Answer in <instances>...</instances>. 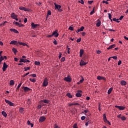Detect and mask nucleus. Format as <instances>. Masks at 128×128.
I'll use <instances>...</instances> for the list:
<instances>
[{
	"instance_id": "nucleus-1",
	"label": "nucleus",
	"mask_w": 128,
	"mask_h": 128,
	"mask_svg": "<svg viewBox=\"0 0 128 128\" xmlns=\"http://www.w3.org/2000/svg\"><path fill=\"white\" fill-rule=\"evenodd\" d=\"M103 120L105 123L108 124L110 126L111 125V123H110V121H108V119L106 118V114H103Z\"/></svg>"
},
{
	"instance_id": "nucleus-2",
	"label": "nucleus",
	"mask_w": 128,
	"mask_h": 128,
	"mask_svg": "<svg viewBox=\"0 0 128 128\" xmlns=\"http://www.w3.org/2000/svg\"><path fill=\"white\" fill-rule=\"evenodd\" d=\"M54 6H55L56 10H58V12H62V10L60 8H62V6L60 5L57 4L56 3H54Z\"/></svg>"
},
{
	"instance_id": "nucleus-3",
	"label": "nucleus",
	"mask_w": 128,
	"mask_h": 128,
	"mask_svg": "<svg viewBox=\"0 0 128 128\" xmlns=\"http://www.w3.org/2000/svg\"><path fill=\"white\" fill-rule=\"evenodd\" d=\"M48 78H46L42 82V86L44 87H46L48 86Z\"/></svg>"
},
{
	"instance_id": "nucleus-4",
	"label": "nucleus",
	"mask_w": 128,
	"mask_h": 128,
	"mask_svg": "<svg viewBox=\"0 0 128 128\" xmlns=\"http://www.w3.org/2000/svg\"><path fill=\"white\" fill-rule=\"evenodd\" d=\"M19 10H24V12H30V8L24 7L23 6H20L19 8Z\"/></svg>"
},
{
	"instance_id": "nucleus-5",
	"label": "nucleus",
	"mask_w": 128,
	"mask_h": 128,
	"mask_svg": "<svg viewBox=\"0 0 128 128\" xmlns=\"http://www.w3.org/2000/svg\"><path fill=\"white\" fill-rule=\"evenodd\" d=\"M64 80L68 82H72V78L70 76V75H68L67 77H65Z\"/></svg>"
},
{
	"instance_id": "nucleus-6",
	"label": "nucleus",
	"mask_w": 128,
	"mask_h": 128,
	"mask_svg": "<svg viewBox=\"0 0 128 128\" xmlns=\"http://www.w3.org/2000/svg\"><path fill=\"white\" fill-rule=\"evenodd\" d=\"M8 67V66L6 64V62H4L3 64V68H2V70L3 72H6V69Z\"/></svg>"
},
{
	"instance_id": "nucleus-7",
	"label": "nucleus",
	"mask_w": 128,
	"mask_h": 128,
	"mask_svg": "<svg viewBox=\"0 0 128 128\" xmlns=\"http://www.w3.org/2000/svg\"><path fill=\"white\" fill-rule=\"evenodd\" d=\"M31 26L32 28V30H34V28H38V26H40V24H34V22L32 23Z\"/></svg>"
},
{
	"instance_id": "nucleus-8",
	"label": "nucleus",
	"mask_w": 128,
	"mask_h": 128,
	"mask_svg": "<svg viewBox=\"0 0 128 128\" xmlns=\"http://www.w3.org/2000/svg\"><path fill=\"white\" fill-rule=\"evenodd\" d=\"M116 108H118L120 110H124L126 108V106H115Z\"/></svg>"
},
{
	"instance_id": "nucleus-9",
	"label": "nucleus",
	"mask_w": 128,
	"mask_h": 128,
	"mask_svg": "<svg viewBox=\"0 0 128 128\" xmlns=\"http://www.w3.org/2000/svg\"><path fill=\"white\" fill-rule=\"evenodd\" d=\"M57 32H58V30H56L55 32H53L52 34V36H54L55 38H58L59 34Z\"/></svg>"
},
{
	"instance_id": "nucleus-10",
	"label": "nucleus",
	"mask_w": 128,
	"mask_h": 128,
	"mask_svg": "<svg viewBox=\"0 0 128 128\" xmlns=\"http://www.w3.org/2000/svg\"><path fill=\"white\" fill-rule=\"evenodd\" d=\"M57 32H58V30H56L55 32H53L52 34V36H54L55 38H58L59 34Z\"/></svg>"
},
{
	"instance_id": "nucleus-11",
	"label": "nucleus",
	"mask_w": 128,
	"mask_h": 128,
	"mask_svg": "<svg viewBox=\"0 0 128 128\" xmlns=\"http://www.w3.org/2000/svg\"><path fill=\"white\" fill-rule=\"evenodd\" d=\"M57 32H58V30H56L55 32H53L52 34V36H54L55 38H58L59 34Z\"/></svg>"
},
{
	"instance_id": "nucleus-12",
	"label": "nucleus",
	"mask_w": 128,
	"mask_h": 128,
	"mask_svg": "<svg viewBox=\"0 0 128 128\" xmlns=\"http://www.w3.org/2000/svg\"><path fill=\"white\" fill-rule=\"evenodd\" d=\"M88 63V62H85L84 61V60H80V66H85V65H86Z\"/></svg>"
},
{
	"instance_id": "nucleus-13",
	"label": "nucleus",
	"mask_w": 128,
	"mask_h": 128,
	"mask_svg": "<svg viewBox=\"0 0 128 128\" xmlns=\"http://www.w3.org/2000/svg\"><path fill=\"white\" fill-rule=\"evenodd\" d=\"M46 120V118L44 116H40L39 118V122H43Z\"/></svg>"
},
{
	"instance_id": "nucleus-14",
	"label": "nucleus",
	"mask_w": 128,
	"mask_h": 128,
	"mask_svg": "<svg viewBox=\"0 0 128 128\" xmlns=\"http://www.w3.org/2000/svg\"><path fill=\"white\" fill-rule=\"evenodd\" d=\"M10 32H14V34H19V32L17 30L14 29V28H10Z\"/></svg>"
},
{
	"instance_id": "nucleus-15",
	"label": "nucleus",
	"mask_w": 128,
	"mask_h": 128,
	"mask_svg": "<svg viewBox=\"0 0 128 128\" xmlns=\"http://www.w3.org/2000/svg\"><path fill=\"white\" fill-rule=\"evenodd\" d=\"M24 91V92H27L30 91L32 89L28 88V87L27 86H24L22 88Z\"/></svg>"
},
{
	"instance_id": "nucleus-16",
	"label": "nucleus",
	"mask_w": 128,
	"mask_h": 128,
	"mask_svg": "<svg viewBox=\"0 0 128 128\" xmlns=\"http://www.w3.org/2000/svg\"><path fill=\"white\" fill-rule=\"evenodd\" d=\"M97 79L98 80H106V78H105L104 77V76H97Z\"/></svg>"
},
{
	"instance_id": "nucleus-17",
	"label": "nucleus",
	"mask_w": 128,
	"mask_h": 128,
	"mask_svg": "<svg viewBox=\"0 0 128 128\" xmlns=\"http://www.w3.org/2000/svg\"><path fill=\"white\" fill-rule=\"evenodd\" d=\"M10 44H14L16 46H18V42L16 40H12L10 42Z\"/></svg>"
},
{
	"instance_id": "nucleus-18",
	"label": "nucleus",
	"mask_w": 128,
	"mask_h": 128,
	"mask_svg": "<svg viewBox=\"0 0 128 128\" xmlns=\"http://www.w3.org/2000/svg\"><path fill=\"white\" fill-rule=\"evenodd\" d=\"M11 18L13 19H16V18H18V16L16 15L15 13L13 12L11 14Z\"/></svg>"
},
{
	"instance_id": "nucleus-19",
	"label": "nucleus",
	"mask_w": 128,
	"mask_h": 128,
	"mask_svg": "<svg viewBox=\"0 0 128 128\" xmlns=\"http://www.w3.org/2000/svg\"><path fill=\"white\" fill-rule=\"evenodd\" d=\"M116 47V44H113L112 45L109 46V48H107L108 50H112V48H113Z\"/></svg>"
},
{
	"instance_id": "nucleus-20",
	"label": "nucleus",
	"mask_w": 128,
	"mask_h": 128,
	"mask_svg": "<svg viewBox=\"0 0 128 128\" xmlns=\"http://www.w3.org/2000/svg\"><path fill=\"white\" fill-rule=\"evenodd\" d=\"M84 50H82V49L80 50V58H82V55L84 54Z\"/></svg>"
},
{
	"instance_id": "nucleus-21",
	"label": "nucleus",
	"mask_w": 128,
	"mask_h": 128,
	"mask_svg": "<svg viewBox=\"0 0 128 128\" xmlns=\"http://www.w3.org/2000/svg\"><path fill=\"white\" fill-rule=\"evenodd\" d=\"M101 26V21L100 20H98V22L96 24V26L97 27H100Z\"/></svg>"
},
{
	"instance_id": "nucleus-22",
	"label": "nucleus",
	"mask_w": 128,
	"mask_h": 128,
	"mask_svg": "<svg viewBox=\"0 0 128 128\" xmlns=\"http://www.w3.org/2000/svg\"><path fill=\"white\" fill-rule=\"evenodd\" d=\"M84 26H82L80 28H79L78 30V31H76V32H82L84 30Z\"/></svg>"
},
{
	"instance_id": "nucleus-23",
	"label": "nucleus",
	"mask_w": 128,
	"mask_h": 128,
	"mask_svg": "<svg viewBox=\"0 0 128 128\" xmlns=\"http://www.w3.org/2000/svg\"><path fill=\"white\" fill-rule=\"evenodd\" d=\"M122 86H126V82L125 80H122L120 82Z\"/></svg>"
},
{
	"instance_id": "nucleus-24",
	"label": "nucleus",
	"mask_w": 128,
	"mask_h": 128,
	"mask_svg": "<svg viewBox=\"0 0 128 128\" xmlns=\"http://www.w3.org/2000/svg\"><path fill=\"white\" fill-rule=\"evenodd\" d=\"M18 44H20V46H27L26 44L22 43V42H18Z\"/></svg>"
},
{
	"instance_id": "nucleus-25",
	"label": "nucleus",
	"mask_w": 128,
	"mask_h": 128,
	"mask_svg": "<svg viewBox=\"0 0 128 128\" xmlns=\"http://www.w3.org/2000/svg\"><path fill=\"white\" fill-rule=\"evenodd\" d=\"M2 115L4 116V117H6L8 116L7 114L5 112V111H2Z\"/></svg>"
},
{
	"instance_id": "nucleus-26",
	"label": "nucleus",
	"mask_w": 128,
	"mask_h": 128,
	"mask_svg": "<svg viewBox=\"0 0 128 128\" xmlns=\"http://www.w3.org/2000/svg\"><path fill=\"white\" fill-rule=\"evenodd\" d=\"M66 96H67L69 97L70 98H72V95L70 94V92L67 93Z\"/></svg>"
},
{
	"instance_id": "nucleus-27",
	"label": "nucleus",
	"mask_w": 128,
	"mask_h": 128,
	"mask_svg": "<svg viewBox=\"0 0 128 128\" xmlns=\"http://www.w3.org/2000/svg\"><path fill=\"white\" fill-rule=\"evenodd\" d=\"M12 52H14V54H16V52H18V50H16V48H12Z\"/></svg>"
},
{
	"instance_id": "nucleus-28",
	"label": "nucleus",
	"mask_w": 128,
	"mask_h": 128,
	"mask_svg": "<svg viewBox=\"0 0 128 128\" xmlns=\"http://www.w3.org/2000/svg\"><path fill=\"white\" fill-rule=\"evenodd\" d=\"M42 101H43L44 104H47L50 102V100H46V99H45L44 100H42Z\"/></svg>"
},
{
	"instance_id": "nucleus-29",
	"label": "nucleus",
	"mask_w": 128,
	"mask_h": 128,
	"mask_svg": "<svg viewBox=\"0 0 128 128\" xmlns=\"http://www.w3.org/2000/svg\"><path fill=\"white\" fill-rule=\"evenodd\" d=\"M112 20H113L114 22H116L118 23L120 22V21L118 20L119 19H116V18H113Z\"/></svg>"
},
{
	"instance_id": "nucleus-30",
	"label": "nucleus",
	"mask_w": 128,
	"mask_h": 128,
	"mask_svg": "<svg viewBox=\"0 0 128 128\" xmlns=\"http://www.w3.org/2000/svg\"><path fill=\"white\" fill-rule=\"evenodd\" d=\"M76 96L77 97H80L82 96V94L79 92V91L76 94Z\"/></svg>"
},
{
	"instance_id": "nucleus-31",
	"label": "nucleus",
	"mask_w": 128,
	"mask_h": 128,
	"mask_svg": "<svg viewBox=\"0 0 128 128\" xmlns=\"http://www.w3.org/2000/svg\"><path fill=\"white\" fill-rule=\"evenodd\" d=\"M48 16H52V12L50 11V10H48V12L46 17L48 18Z\"/></svg>"
},
{
	"instance_id": "nucleus-32",
	"label": "nucleus",
	"mask_w": 128,
	"mask_h": 128,
	"mask_svg": "<svg viewBox=\"0 0 128 128\" xmlns=\"http://www.w3.org/2000/svg\"><path fill=\"white\" fill-rule=\"evenodd\" d=\"M26 59H22V58H21L20 60V63H22V62H24V63H26Z\"/></svg>"
},
{
	"instance_id": "nucleus-33",
	"label": "nucleus",
	"mask_w": 128,
	"mask_h": 128,
	"mask_svg": "<svg viewBox=\"0 0 128 128\" xmlns=\"http://www.w3.org/2000/svg\"><path fill=\"white\" fill-rule=\"evenodd\" d=\"M30 80L32 82H34V83L36 82V78H30Z\"/></svg>"
},
{
	"instance_id": "nucleus-34",
	"label": "nucleus",
	"mask_w": 128,
	"mask_h": 128,
	"mask_svg": "<svg viewBox=\"0 0 128 128\" xmlns=\"http://www.w3.org/2000/svg\"><path fill=\"white\" fill-rule=\"evenodd\" d=\"M34 64L36 65H37L38 66L40 64V62L36 61L35 62H34Z\"/></svg>"
},
{
	"instance_id": "nucleus-35",
	"label": "nucleus",
	"mask_w": 128,
	"mask_h": 128,
	"mask_svg": "<svg viewBox=\"0 0 128 128\" xmlns=\"http://www.w3.org/2000/svg\"><path fill=\"white\" fill-rule=\"evenodd\" d=\"M22 84V83H20L17 86V90H20V88Z\"/></svg>"
},
{
	"instance_id": "nucleus-36",
	"label": "nucleus",
	"mask_w": 128,
	"mask_h": 128,
	"mask_svg": "<svg viewBox=\"0 0 128 128\" xmlns=\"http://www.w3.org/2000/svg\"><path fill=\"white\" fill-rule=\"evenodd\" d=\"M24 72H26L28 70H30V66H28V68H24Z\"/></svg>"
},
{
	"instance_id": "nucleus-37",
	"label": "nucleus",
	"mask_w": 128,
	"mask_h": 128,
	"mask_svg": "<svg viewBox=\"0 0 128 128\" xmlns=\"http://www.w3.org/2000/svg\"><path fill=\"white\" fill-rule=\"evenodd\" d=\"M9 105L10 106H14V102H12L10 101V104H9Z\"/></svg>"
},
{
	"instance_id": "nucleus-38",
	"label": "nucleus",
	"mask_w": 128,
	"mask_h": 128,
	"mask_svg": "<svg viewBox=\"0 0 128 128\" xmlns=\"http://www.w3.org/2000/svg\"><path fill=\"white\" fill-rule=\"evenodd\" d=\"M10 84L14 85V80H10Z\"/></svg>"
},
{
	"instance_id": "nucleus-39",
	"label": "nucleus",
	"mask_w": 128,
	"mask_h": 128,
	"mask_svg": "<svg viewBox=\"0 0 128 128\" xmlns=\"http://www.w3.org/2000/svg\"><path fill=\"white\" fill-rule=\"evenodd\" d=\"M112 88H110L108 90V94H111V92H112Z\"/></svg>"
},
{
	"instance_id": "nucleus-40",
	"label": "nucleus",
	"mask_w": 128,
	"mask_h": 128,
	"mask_svg": "<svg viewBox=\"0 0 128 128\" xmlns=\"http://www.w3.org/2000/svg\"><path fill=\"white\" fill-rule=\"evenodd\" d=\"M94 8L93 10L90 12V15H91V16L93 14H94Z\"/></svg>"
},
{
	"instance_id": "nucleus-41",
	"label": "nucleus",
	"mask_w": 128,
	"mask_h": 128,
	"mask_svg": "<svg viewBox=\"0 0 128 128\" xmlns=\"http://www.w3.org/2000/svg\"><path fill=\"white\" fill-rule=\"evenodd\" d=\"M81 77H82V79H81V80H80L79 81V82H80V83H82L83 82H84V77H83V76H81Z\"/></svg>"
},
{
	"instance_id": "nucleus-42",
	"label": "nucleus",
	"mask_w": 128,
	"mask_h": 128,
	"mask_svg": "<svg viewBox=\"0 0 128 128\" xmlns=\"http://www.w3.org/2000/svg\"><path fill=\"white\" fill-rule=\"evenodd\" d=\"M2 60H4V58H3L2 56H1V57H0V65L1 64L2 61Z\"/></svg>"
},
{
	"instance_id": "nucleus-43",
	"label": "nucleus",
	"mask_w": 128,
	"mask_h": 128,
	"mask_svg": "<svg viewBox=\"0 0 128 128\" xmlns=\"http://www.w3.org/2000/svg\"><path fill=\"white\" fill-rule=\"evenodd\" d=\"M66 60V58L64 57H62V58H61V62H64V61Z\"/></svg>"
},
{
	"instance_id": "nucleus-44",
	"label": "nucleus",
	"mask_w": 128,
	"mask_h": 128,
	"mask_svg": "<svg viewBox=\"0 0 128 128\" xmlns=\"http://www.w3.org/2000/svg\"><path fill=\"white\" fill-rule=\"evenodd\" d=\"M108 18L110 20H111L112 18V14L110 13H108Z\"/></svg>"
},
{
	"instance_id": "nucleus-45",
	"label": "nucleus",
	"mask_w": 128,
	"mask_h": 128,
	"mask_svg": "<svg viewBox=\"0 0 128 128\" xmlns=\"http://www.w3.org/2000/svg\"><path fill=\"white\" fill-rule=\"evenodd\" d=\"M4 100H5V102H6V104H10V101L8 100H6V99H4Z\"/></svg>"
},
{
	"instance_id": "nucleus-46",
	"label": "nucleus",
	"mask_w": 128,
	"mask_h": 128,
	"mask_svg": "<svg viewBox=\"0 0 128 128\" xmlns=\"http://www.w3.org/2000/svg\"><path fill=\"white\" fill-rule=\"evenodd\" d=\"M110 58H112L115 60H116L118 59V57L116 56H114L110 57Z\"/></svg>"
},
{
	"instance_id": "nucleus-47",
	"label": "nucleus",
	"mask_w": 128,
	"mask_h": 128,
	"mask_svg": "<svg viewBox=\"0 0 128 128\" xmlns=\"http://www.w3.org/2000/svg\"><path fill=\"white\" fill-rule=\"evenodd\" d=\"M120 118L122 120H126V118L125 116H122Z\"/></svg>"
},
{
	"instance_id": "nucleus-48",
	"label": "nucleus",
	"mask_w": 128,
	"mask_h": 128,
	"mask_svg": "<svg viewBox=\"0 0 128 128\" xmlns=\"http://www.w3.org/2000/svg\"><path fill=\"white\" fill-rule=\"evenodd\" d=\"M81 40H82V38H78L77 40H76V42H81Z\"/></svg>"
},
{
	"instance_id": "nucleus-49",
	"label": "nucleus",
	"mask_w": 128,
	"mask_h": 128,
	"mask_svg": "<svg viewBox=\"0 0 128 128\" xmlns=\"http://www.w3.org/2000/svg\"><path fill=\"white\" fill-rule=\"evenodd\" d=\"M30 76L35 78L36 76V74H30Z\"/></svg>"
},
{
	"instance_id": "nucleus-50",
	"label": "nucleus",
	"mask_w": 128,
	"mask_h": 128,
	"mask_svg": "<svg viewBox=\"0 0 128 128\" xmlns=\"http://www.w3.org/2000/svg\"><path fill=\"white\" fill-rule=\"evenodd\" d=\"M86 119V116H82L81 117V120H84Z\"/></svg>"
},
{
	"instance_id": "nucleus-51",
	"label": "nucleus",
	"mask_w": 128,
	"mask_h": 128,
	"mask_svg": "<svg viewBox=\"0 0 128 128\" xmlns=\"http://www.w3.org/2000/svg\"><path fill=\"white\" fill-rule=\"evenodd\" d=\"M69 30L72 31V30H74V28L72 27V26H70L69 28Z\"/></svg>"
},
{
	"instance_id": "nucleus-52",
	"label": "nucleus",
	"mask_w": 128,
	"mask_h": 128,
	"mask_svg": "<svg viewBox=\"0 0 128 128\" xmlns=\"http://www.w3.org/2000/svg\"><path fill=\"white\" fill-rule=\"evenodd\" d=\"M30 74V73L29 72L26 73V74H24V75L23 77L26 76Z\"/></svg>"
},
{
	"instance_id": "nucleus-53",
	"label": "nucleus",
	"mask_w": 128,
	"mask_h": 128,
	"mask_svg": "<svg viewBox=\"0 0 128 128\" xmlns=\"http://www.w3.org/2000/svg\"><path fill=\"white\" fill-rule=\"evenodd\" d=\"M108 30H109L110 32H116L115 30H112V29H108Z\"/></svg>"
},
{
	"instance_id": "nucleus-54",
	"label": "nucleus",
	"mask_w": 128,
	"mask_h": 128,
	"mask_svg": "<svg viewBox=\"0 0 128 128\" xmlns=\"http://www.w3.org/2000/svg\"><path fill=\"white\" fill-rule=\"evenodd\" d=\"M122 60H120L118 61V66H120V64H122Z\"/></svg>"
},
{
	"instance_id": "nucleus-55",
	"label": "nucleus",
	"mask_w": 128,
	"mask_h": 128,
	"mask_svg": "<svg viewBox=\"0 0 128 128\" xmlns=\"http://www.w3.org/2000/svg\"><path fill=\"white\" fill-rule=\"evenodd\" d=\"M78 2L81 3L82 4H84V0H80V1H78Z\"/></svg>"
},
{
	"instance_id": "nucleus-56",
	"label": "nucleus",
	"mask_w": 128,
	"mask_h": 128,
	"mask_svg": "<svg viewBox=\"0 0 128 128\" xmlns=\"http://www.w3.org/2000/svg\"><path fill=\"white\" fill-rule=\"evenodd\" d=\"M124 18V16H120V18H119L118 20H122V18Z\"/></svg>"
},
{
	"instance_id": "nucleus-57",
	"label": "nucleus",
	"mask_w": 128,
	"mask_h": 128,
	"mask_svg": "<svg viewBox=\"0 0 128 128\" xmlns=\"http://www.w3.org/2000/svg\"><path fill=\"white\" fill-rule=\"evenodd\" d=\"M53 43L56 45L58 44V42L56 40H54L53 42Z\"/></svg>"
},
{
	"instance_id": "nucleus-58",
	"label": "nucleus",
	"mask_w": 128,
	"mask_h": 128,
	"mask_svg": "<svg viewBox=\"0 0 128 128\" xmlns=\"http://www.w3.org/2000/svg\"><path fill=\"white\" fill-rule=\"evenodd\" d=\"M102 3L106 4H108V1H102Z\"/></svg>"
},
{
	"instance_id": "nucleus-59",
	"label": "nucleus",
	"mask_w": 128,
	"mask_h": 128,
	"mask_svg": "<svg viewBox=\"0 0 128 128\" xmlns=\"http://www.w3.org/2000/svg\"><path fill=\"white\" fill-rule=\"evenodd\" d=\"M74 128H78V127L77 126V124H74L73 126Z\"/></svg>"
},
{
	"instance_id": "nucleus-60",
	"label": "nucleus",
	"mask_w": 128,
	"mask_h": 128,
	"mask_svg": "<svg viewBox=\"0 0 128 128\" xmlns=\"http://www.w3.org/2000/svg\"><path fill=\"white\" fill-rule=\"evenodd\" d=\"M93 2L92 0L88 1V4H91Z\"/></svg>"
},
{
	"instance_id": "nucleus-61",
	"label": "nucleus",
	"mask_w": 128,
	"mask_h": 128,
	"mask_svg": "<svg viewBox=\"0 0 128 128\" xmlns=\"http://www.w3.org/2000/svg\"><path fill=\"white\" fill-rule=\"evenodd\" d=\"M15 24L16 25V26H20V24L18 23V22H15Z\"/></svg>"
},
{
	"instance_id": "nucleus-62",
	"label": "nucleus",
	"mask_w": 128,
	"mask_h": 128,
	"mask_svg": "<svg viewBox=\"0 0 128 128\" xmlns=\"http://www.w3.org/2000/svg\"><path fill=\"white\" fill-rule=\"evenodd\" d=\"M27 22H28L27 18H24V22L26 23Z\"/></svg>"
},
{
	"instance_id": "nucleus-63",
	"label": "nucleus",
	"mask_w": 128,
	"mask_h": 128,
	"mask_svg": "<svg viewBox=\"0 0 128 128\" xmlns=\"http://www.w3.org/2000/svg\"><path fill=\"white\" fill-rule=\"evenodd\" d=\"M27 124H28V125H30L31 124L30 122V120H28L27 122Z\"/></svg>"
},
{
	"instance_id": "nucleus-64",
	"label": "nucleus",
	"mask_w": 128,
	"mask_h": 128,
	"mask_svg": "<svg viewBox=\"0 0 128 128\" xmlns=\"http://www.w3.org/2000/svg\"><path fill=\"white\" fill-rule=\"evenodd\" d=\"M54 128H58V126L55 124L54 126Z\"/></svg>"
}]
</instances>
